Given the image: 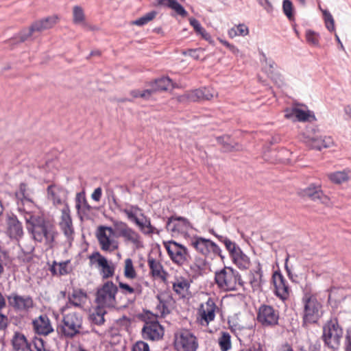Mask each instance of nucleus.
<instances>
[{
    "label": "nucleus",
    "instance_id": "4be33fe9",
    "mask_svg": "<svg viewBox=\"0 0 351 351\" xmlns=\"http://www.w3.org/2000/svg\"><path fill=\"white\" fill-rule=\"evenodd\" d=\"M34 331L38 335H47L53 331L50 319L46 315H41L32 322Z\"/></svg>",
    "mask_w": 351,
    "mask_h": 351
},
{
    "label": "nucleus",
    "instance_id": "2eb2a0df",
    "mask_svg": "<svg viewBox=\"0 0 351 351\" xmlns=\"http://www.w3.org/2000/svg\"><path fill=\"white\" fill-rule=\"evenodd\" d=\"M165 247L172 261L179 265H184L189 256L187 249L173 241L165 243Z\"/></svg>",
    "mask_w": 351,
    "mask_h": 351
},
{
    "label": "nucleus",
    "instance_id": "cd10ccee",
    "mask_svg": "<svg viewBox=\"0 0 351 351\" xmlns=\"http://www.w3.org/2000/svg\"><path fill=\"white\" fill-rule=\"evenodd\" d=\"M147 263L152 277L162 280L166 279L167 272L164 270L162 264L158 261L152 256H149Z\"/></svg>",
    "mask_w": 351,
    "mask_h": 351
},
{
    "label": "nucleus",
    "instance_id": "f257e3e1",
    "mask_svg": "<svg viewBox=\"0 0 351 351\" xmlns=\"http://www.w3.org/2000/svg\"><path fill=\"white\" fill-rule=\"evenodd\" d=\"M24 218L27 229L31 232L34 239L46 245H51L56 234L54 226L41 217H35L31 213L25 212Z\"/></svg>",
    "mask_w": 351,
    "mask_h": 351
},
{
    "label": "nucleus",
    "instance_id": "0eeeda50",
    "mask_svg": "<svg viewBox=\"0 0 351 351\" xmlns=\"http://www.w3.org/2000/svg\"><path fill=\"white\" fill-rule=\"evenodd\" d=\"M191 245L197 252L206 258L213 260L216 256H219L223 260L225 258L220 247L210 239L195 237L191 240Z\"/></svg>",
    "mask_w": 351,
    "mask_h": 351
},
{
    "label": "nucleus",
    "instance_id": "6ab92c4d",
    "mask_svg": "<svg viewBox=\"0 0 351 351\" xmlns=\"http://www.w3.org/2000/svg\"><path fill=\"white\" fill-rule=\"evenodd\" d=\"M66 191L57 185H50L47 187L48 198L53 202V204L56 206H68L66 203Z\"/></svg>",
    "mask_w": 351,
    "mask_h": 351
},
{
    "label": "nucleus",
    "instance_id": "f704fd0d",
    "mask_svg": "<svg viewBox=\"0 0 351 351\" xmlns=\"http://www.w3.org/2000/svg\"><path fill=\"white\" fill-rule=\"evenodd\" d=\"M119 210L124 213L128 219L136 223V221H138L140 219V213H143L141 208H140L137 205L129 204L125 208H119Z\"/></svg>",
    "mask_w": 351,
    "mask_h": 351
},
{
    "label": "nucleus",
    "instance_id": "20e7f679",
    "mask_svg": "<svg viewBox=\"0 0 351 351\" xmlns=\"http://www.w3.org/2000/svg\"><path fill=\"white\" fill-rule=\"evenodd\" d=\"M83 317L81 314L76 312H70L63 314L62 324L59 328V332L67 339L82 333Z\"/></svg>",
    "mask_w": 351,
    "mask_h": 351
},
{
    "label": "nucleus",
    "instance_id": "a878e982",
    "mask_svg": "<svg viewBox=\"0 0 351 351\" xmlns=\"http://www.w3.org/2000/svg\"><path fill=\"white\" fill-rule=\"evenodd\" d=\"M263 271L259 262L250 271L249 280L254 291L258 290L261 288L263 283Z\"/></svg>",
    "mask_w": 351,
    "mask_h": 351
},
{
    "label": "nucleus",
    "instance_id": "8fccbe9b",
    "mask_svg": "<svg viewBox=\"0 0 351 351\" xmlns=\"http://www.w3.org/2000/svg\"><path fill=\"white\" fill-rule=\"evenodd\" d=\"M217 141L219 143L222 144L223 149L224 152H231L232 150L239 149L236 147V146H238V145L231 142V140L229 137H219Z\"/></svg>",
    "mask_w": 351,
    "mask_h": 351
},
{
    "label": "nucleus",
    "instance_id": "bf43d9fd",
    "mask_svg": "<svg viewBox=\"0 0 351 351\" xmlns=\"http://www.w3.org/2000/svg\"><path fill=\"white\" fill-rule=\"evenodd\" d=\"M152 94V90L149 89H146L143 91L139 90H133L130 92V95L134 97H142L145 99L149 98Z\"/></svg>",
    "mask_w": 351,
    "mask_h": 351
},
{
    "label": "nucleus",
    "instance_id": "bb28decb",
    "mask_svg": "<svg viewBox=\"0 0 351 351\" xmlns=\"http://www.w3.org/2000/svg\"><path fill=\"white\" fill-rule=\"evenodd\" d=\"M119 287L123 294L130 296V298L134 301L137 296H140L143 291V287L139 283H134L130 285L127 283L120 282Z\"/></svg>",
    "mask_w": 351,
    "mask_h": 351
},
{
    "label": "nucleus",
    "instance_id": "69168bd1",
    "mask_svg": "<svg viewBox=\"0 0 351 351\" xmlns=\"http://www.w3.org/2000/svg\"><path fill=\"white\" fill-rule=\"evenodd\" d=\"M100 258L101 259L106 258L101 256L98 252L93 253L91 255L89 256L90 265H96V266L98 267V261H99Z\"/></svg>",
    "mask_w": 351,
    "mask_h": 351
},
{
    "label": "nucleus",
    "instance_id": "864d4df0",
    "mask_svg": "<svg viewBox=\"0 0 351 351\" xmlns=\"http://www.w3.org/2000/svg\"><path fill=\"white\" fill-rule=\"evenodd\" d=\"M204 88L196 89L188 94V99L191 101H195L201 99H204Z\"/></svg>",
    "mask_w": 351,
    "mask_h": 351
},
{
    "label": "nucleus",
    "instance_id": "09e8293b",
    "mask_svg": "<svg viewBox=\"0 0 351 351\" xmlns=\"http://www.w3.org/2000/svg\"><path fill=\"white\" fill-rule=\"evenodd\" d=\"M85 16L83 9L78 5L73 8V21L75 24H82L84 23Z\"/></svg>",
    "mask_w": 351,
    "mask_h": 351
},
{
    "label": "nucleus",
    "instance_id": "423d86ee",
    "mask_svg": "<svg viewBox=\"0 0 351 351\" xmlns=\"http://www.w3.org/2000/svg\"><path fill=\"white\" fill-rule=\"evenodd\" d=\"M59 21L58 15H52L36 21L29 29L22 30L19 35L20 42H24L32 38H36L42 32L52 28Z\"/></svg>",
    "mask_w": 351,
    "mask_h": 351
},
{
    "label": "nucleus",
    "instance_id": "393cba45",
    "mask_svg": "<svg viewBox=\"0 0 351 351\" xmlns=\"http://www.w3.org/2000/svg\"><path fill=\"white\" fill-rule=\"evenodd\" d=\"M86 298V294L81 290H73L68 297V302L62 308V311L71 308V307H82V304Z\"/></svg>",
    "mask_w": 351,
    "mask_h": 351
},
{
    "label": "nucleus",
    "instance_id": "f8f14e48",
    "mask_svg": "<svg viewBox=\"0 0 351 351\" xmlns=\"http://www.w3.org/2000/svg\"><path fill=\"white\" fill-rule=\"evenodd\" d=\"M279 311L274 306L261 304L257 312V321L264 327H274L278 324Z\"/></svg>",
    "mask_w": 351,
    "mask_h": 351
},
{
    "label": "nucleus",
    "instance_id": "3c124183",
    "mask_svg": "<svg viewBox=\"0 0 351 351\" xmlns=\"http://www.w3.org/2000/svg\"><path fill=\"white\" fill-rule=\"evenodd\" d=\"M323 13V16L324 19V22L326 24V28L330 31L332 32L335 30V21L332 14L329 11L324 10H322Z\"/></svg>",
    "mask_w": 351,
    "mask_h": 351
},
{
    "label": "nucleus",
    "instance_id": "4d7b16f0",
    "mask_svg": "<svg viewBox=\"0 0 351 351\" xmlns=\"http://www.w3.org/2000/svg\"><path fill=\"white\" fill-rule=\"evenodd\" d=\"M231 329L236 334L240 341L241 336H242L243 334L248 333V335H250V333L252 332V330L250 328H247L239 325H234L231 327Z\"/></svg>",
    "mask_w": 351,
    "mask_h": 351
},
{
    "label": "nucleus",
    "instance_id": "58836bf2",
    "mask_svg": "<svg viewBox=\"0 0 351 351\" xmlns=\"http://www.w3.org/2000/svg\"><path fill=\"white\" fill-rule=\"evenodd\" d=\"M171 80L168 77H162L156 80L152 84V88L149 90H152V93L157 91L166 90L171 85Z\"/></svg>",
    "mask_w": 351,
    "mask_h": 351
},
{
    "label": "nucleus",
    "instance_id": "603ef678",
    "mask_svg": "<svg viewBox=\"0 0 351 351\" xmlns=\"http://www.w3.org/2000/svg\"><path fill=\"white\" fill-rule=\"evenodd\" d=\"M29 351H50L46 348L44 341L40 338H36L31 343Z\"/></svg>",
    "mask_w": 351,
    "mask_h": 351
},
{
    "label": "nucleus",
    "instance_id": "9d476101",
    "mask_svg": "<svg viewBox=\"0 0 351 351\" xmlns=\"http://www.w3.org/2000/svg\"><path fill=\"white\" fill-rule=\"evenodd\" d=\"M113 226L118 236L123 237L125 242L132 243L136 249L143 247L141 235L125 222L116 220L113 221Z\"/></svg>",
    "mask_w": 351,
    "mask_h": 351
},
{
    "label": "nucleus",
    "instance_id": "4c0bfd02",
    "mask_svg": "<svg viewBox=\"0 0 351 351\" xmlns=\"http://www.w3.org/2000/svg\"><path fill=\"white\" fill-rule=\"evenodd\" d=\"M106 313L105 308L97 306L90 314V321L93 324L101 326L104 324V315Z\"/></svg>",
    "mask_w": 351,
    "mask_h": 351
},
{
    "label": "nucleus",
    "instance_id": "1a4fd4ad",
    "mask_svg": "<svg viewBox=\"0 0 351 351\" xmlns=\"http://www.w3.org/2000/svg\"><path fill=\"white\" fill-rule=\"evenodd\" d=\"M196 336L190 330L183 329L174 335V347L176 351H196L198 348Z\"/></svg>",
    "mask_w": 351,
    "mask_h": 351
},
{
    "label": "nucleus",
    "instance_id": "412c9836",
    "mask_svg": "<svg viewBox=\"0 0 351 351\" xmlns=\"http://www.w3.org/2000/svg\"><path fill=\"white\" fill-rule=\"evenodd\" d=\"M172 287L173 291L181 298H185L190 295L191 280L185 277L176 276Z\"/></svg>",
    "mask_w": 351,
    "mask_h": 351
},
{
    "label": "nucleus",
    "instance_id": "b1692460",
    "mask_svg": "<svg viewBox=\"0 0 351 351\" xmlns=\"http://www.w3.org/2000/svg\"><path fill=\"white\" fill-rule=\"evenodd\" d=\"M140 229L141 232L145 235L153 234H159L162 230L158 229L151 223V219L145 215L143 213H140V219L135 223Z\"/></svg>",
    "mask_w": 351,
    "mask_h": 351
},
{
    "label": "nucleus",
    "instance_id": "9b49d317",
    "mask_svg": "<svg viewBox=\"0 0 351 351\" xmlns=\"http://www.w3.org/2000/svg\"><path fill=\"white\" fill-rule=\"evenodd\" d=\"M219 310L216 305L215 299L208 298V300L202 303L197 308V319L200 325L207 326L213 322L216 317V312Z\"/></svg>",
    "mask_w": 351,
    "mask_h": 351
},
{
    "label": "nucleus",
    "instance_id": "774afa93",
    "mask_svg": "<svg viewBox=\"0 0 351 351\" xmlns=\"http://www.w3.org/2000/svg\"><path fill=\"white\" fill-rule=\"evenodd\" d=\"M345 351H351V328L346 330L345 338Z\"/></svg>",
    "mask_w": 351,
    "mask_h": 351
},
{
    "label": "nucleus",
    "instance_id": "0e129e2a",
    "mask_svg": "<svg viewBox=\"0 0 351 351\" xmlns=\"http://www.w3.org/2000/svg\"><path fill=\"white\" fill-rule=\"evenodd\" d=\"M203 50L201 48L191 49H189L186 52H184V54L188 55L195 60H198L200 58V53Z\"/></svg>",
    "mask_w": 351,
    "mask_h": 351
},
{
    "label": "nucleus",
    "instance_id": "473e14b6",
    "mask_svg": "<svg viewBox=\"0 0 351 351\" xmlns=\"http://www.w3.org/2000/svg\"><path fill=\"white\" fill-rule=\"evenodd\" d=\"M307 143L311 148L320 151L324 148L330 147L333 142L330 136H321L319 138H313L310 139Z\"/></svg>",
    "mask_w": 351,
    "mask_h": 351
},
{
    "label": "nucleus",
    "instance_id": "c756f323",
    "mask_svg": "<svg viewBox=\"0 0 351 351\" xmlns=\"http://www.w3.org/2000/svg\"><path fill=\"white\" fill-rule=\"evenodd\" d=\"M233 263L241 269H247L250 265V258L239 247L230 256Z\"/></svg>",
    "mask_w": 351,
    "mask_h": 351
},
{
    "label": "nucleus",
    "instance_id": "7c9ffc66",
    "mask_svg": "<svg viewBox=\"0 0 351 351\" xmlns=\"http://www.w3.org/2000/svg\"><path fill=\"white\" fill-rule=\"evenodd\" d=\"M16 197L17 199L18 210L19 212H23L24 208L20 205V202L22 205L25 203H32V199L30 193L27 191V186L25 184L22 183L20 184L19 190L16 192Z\"/></svg>",
    "mask_w": 351,
    "mask_h": 351
},
{
    "label": "nucleus",
    "instance_id": "13d9d810",
    "mask_svg": "<svg viewBox=\"0 0 351 351\" xmlns=\"http://www.w3.org/2000/svg\"><path fill=\"white\" fill-rule=\"evenodd\" d=\"M219 41L221 44H223L225 47H226L234 56L237 57H242L243 54L241 51L234 45L230 44L228 41L219 39Z\"/></svg>",
    "mask_w": 351,
    "mask_h": 351
},
{
    "label": "nucleus",
    "instance_id": "f03ea898",
    "mask_svg": "<svg viewBox=\"0 0 351 351\" xmlns=\"http://www.w3.org/2000/svg\"><path fill=\"white\" fill-rule=\"evenodd\" d=\"M303 304V322L304 324H315L322 315V305L315 295L311 293L310 285L304 289L302 298Z\"/></svg>",
    "mask_w": 351,
    "mask_h": 351
},
{
    "label": "nucleus",
    "instance_id": "aec40b11",
    "mask_svg": "<svg viewBox=\"0 0 351 351\" xmlns=\"http://www.w3.org/2000/svg\"><path fill=\"white\" fill-rule=\"evenodd\" d=\"M112 234L113 228L111 227L101 226L99 228L97 232V237L103 250H113L117 247V246H113V247L111 248L112 240L110 239V235Z\"/></svg>",
    "mask_w": 351,
    "mask_h": 351
},
{
    "label": "nucleus",
    "instance_id": "a19ab883",
    "mask_svg": "<svg viewBox=\"0 0 351 351\" xmlns=\"http://www.w3.org/2000/svg\"><path fill=\"white\" fill-rule=\"evenodd\" d=\"M218 344L221 351H228L232 348L231 336L226 331H221L218 338Z\"/></svg>",
    "mask_w": 351,
    "mask_h": 351
},
{
    "label": "nucleus",
    "instance_id": "2f4dec72",
    "mask_svg": "<svg viewBox=\"0 0 351 351\" xmlns=\"http://www.w3.org/2000/svg\"><path fill=\"white\" fill-rule=\"evenodd\" d=\"M12 343L14 349L16 351H26L29 350L31 343L27 342L25 336L19 332L14 333Z\"/></svg>",
    "mask_w": 351,
    "mask_h": 351
},
{
    "label": "nucleus",
    "instance_id": "f3484780",
    "mask_svg": "<svg viewBox=\"0 0 351 351\" xmlns=\"http://www.w3.org/2000/svg\"><path fill=\"white\" fill-rule=\"evenodd\" d=\"M5 232L12 240L19 241L23 237L24 234L23 226L15 215H8Z\"/></svg>",
    "mask_w": 351,
    "mask_h": 351
},
{
    "label": "nucleus",
    "instance_id": "6e6552de",
    "mask_svg": "<svg viewBox=\"0 0 351 351\" xmlns=\"http://www.w3.org/2000/svg\"><path fill=\"white\" fill-rule=\"evenodd\" d=\"M117 291L118 288L112 282H105L97 289L95 300L97 305L103 308H115Z\"/></svg>",
    "mask_w": 351,
    "mask_h": 351
},
{
    "label": "nucleus",
    "instance_id": "49530a36",
    "mask_svg": "<svg viewBox=\"0 0 351 351\" xmlns=\"http://www.w3.org/2000/svg\"><path fill=\"white\" fill-rule=\"evenodd\" d=\"M294 111L295 114H296V121L304 122L310 121L311 118L313 119H315L314 114L310 110H304L296 108V110Z\"/></svg>",
    "mask_w": 351,
    "mask_h": 351
},
{
    "label": "nucleus",
    "instance_id": "338daca9",
    "mask_svg": "<svg viewBox=\"0 0 351 351\" xmlns=\"http://www.w3.org/2000/svg\"><path fill=\"white\" fill-rule=\"evenodd\" d=\"M189 22L191 25L194 28L195 31L197 34H199L200 32H202L204 30V28L202 27L200 23L196 19L191 18L189 19Z\"/></svg>",
    "mask_w": 351,
    "mask_h": 351
},
{
    "label": "nucleus",
    "instance_id": "a211bd4d",
    "mask_svg": "<svg viewBox=\"0 0 351 351\" xmlns=\"http://www.w3.org/2000/svg\"><path fill=\"white\" fill-rule=\"evenodd\" d=\"M275 287V294L280 300L285 301L289 296V287L288 283L280 272L275 271L272 276Z\"/></svg>",
    "mask_w": 351,
    "mask_h": 351
},
{
    "label": "nucleus",
    "instance_id": "dca6fc26",
    "mask_svg": "<svg viewBox=\"0 0 351 351\" xmlns=\"http://www.w3.org/2000/svg\"><path fill=\"white\" fill-rule=\"evenodd\" d=\"M191 228L189 221L182 217L171 216L166 223V229L173 235L186 234Z\"/></svg>",
    "mask_w": 351,
    "mask_h": 351
},
{
    "label": "nucleus",
    "instance_id": "79ce46f5",
    "mask_svg": "<svg viewBox=\"0 0 351 351\" xmlns=\"http://www.w3.org/2000/svg\"><path fill=\"white\" fill-rule=\"evenodd\" d=\"M228 34L230 38L245 36L249 34V29L245 24H239L230 29Z\"/></svg>",
    "mask_w": 351,
    "mask_h": 351
},
{
    "label": "nucleus",
    "instance_id": "ddd939ff",
    "mask_svg": "<svg viewBox=\"0 0 351 351\" xmlns=\"http://www.w3.org/2000/svg\"><path fill=\"white\" fill-rule=\"evenodd\" d=\"M9 305L16 311L29 313L34 307L33 298L28 295H21L13 292L7 296Z\"/></svg>",
    "mask_w": 351,
    "mask_h": 351
},
{
    "label": "nucleus",
    "instance_id": "7ed1b4c3",
    "mask_svg": "<svg viewBox=\"0 0 351 351\" xmlns=\"http://www.w3.org/2000/svg\"><path fill=\"white\" fill-rule=\"evenodd\" d=\"M215 281L220 289L226 291H237L239 287L244 285L239 271L231 267H224L216 271Z\"/></svg>",
    "mask_w": 351,
    "mask_h": 351
},
{
    "label": "nucleus",
    "instance_id": "e433bc0d",
    "mask_svg": "<svg viewBox=\"0 0 351 351\" xmlns=\"http://www.w3.org/2000/svg\"><path fill=\"white\" fill-rule=\"evenodd\" d=\"M98 267H101L100 274L103 278L112 277L114 274V267L109 264L106 258H100L98 261Z\"/></svg>",
    "mask_w": 351,
    "mask_h": 351
},
{
    "label": "nucleus",
    "instance_id": "c85d7f7f",
    "mask_svg": "<svg viewBox=\"0 0 351 351\" xmlns=\"http://www.w3.org/2000/svg\"><path fill=\"white\" fill-rule=\"evenodd\" d=\"M209 232L213 234L219 242L223 243L229 252L230 256L233 254L240 247L226 236L217 234L214 229H210Z\"/></svg>",
    "mask_w": 351,
    "mask_h": 351
},
{
    "label": "nucleus",
    "instance_id": "37998d69",
    "mask_svg": "<svg viewBox=\"0 0 351 351\" xmlns=\"http://www.w3.org/2000/svg\"><path fill=\"white\" fill-rule=\"evenodd\" d=\"M321 344L319 341H306L303 343L298 346L297 351H320Z\"/></svg>",
    "mask_w": 351,
    "mask_h": 351
},
{
    "label": "nucleus",
    "instance_id": "5701e85b",
    "mask_svg": "<svg viewBox=\"0 0 351 351\" xmlns=\"http://www.w3.org/2000/svg\"><path fill=\"white\" fill-rule=\"evenodd\" d=\"M61 212L62 215L60 226L65 236L69 238L73 233V228L69 206H64V208H62Z\"/></svg>",
    "mask_w": 351,
    "mask_h": 351
},
{
    "label": "nucleus",
    "instance_id": "c03bdc74",
    "mask_svg": "<svg viewBox=\"0 0 351 351\" xmlns=\"http://www.w3.org/2000/svg\"><path fill=\"white\" fill-rule=\"evenodd\" d=\"M124 276L126 278L134 279L136 277V272L134 269L132 260L130 258L125 261Z\"/></svg>",
    "mask_w": 351,
    "mask_h": 351
},
{
    "label": "nucleus",
    "instance_id": "052dcab7",
    "mask_svg": "<svg viewBox=\"0 0 351 351\" xmlns=\"http://www.w3.org/2000/svg\"><path fill=\"white\" fill-rule=\"evenodd\" d=\"M132 351H149V346L147 343L138 341L133 345Z\"/></svg>",
    "mask_w": 351,
    "mask_h": 351
},
{
    "label": "nucleus",
    "instance_id": "6e6d98bb",
    "mask_svg": "<svg viewBox=\"0 0 351 351\" xmlns=\"http://www.w3.org/2000/svg\"><path fill=\"white\" fill-rule=\"evenodd\" d=\"M282 9L287 17L291 20L293 18V5L291 1L284 0L282 3Z\"/></svg>",
    "mask_w": 351,
    "mask_h": 351
},
{
    "label": "nucleus",
    "instance_id": "39448f33",
    "mask_svg": "<svg viewBox=\"0 0 351 351\" xmlns=\"http://www.w3.org/2000/svg\"><path fill=\"white\" fill-rule=\"evenodd\" d=\"M343 330L337 319L328 321L323 326L322 339L329 349L337 350L341 345Z\"/></svg>",
    "mask_w": 351,
    "mask_h": 351
},
{
    "label": "nucleus",
    "instance_id": "de8ad7c7",
    "mask_svg": "<svg viewBox=\"0 0 351 351\" xmlns=\"http://www.w3.org/2000/svg\"><path fill=\"white\" fill-rule=\"evenodd\" d=\"M157 12L156 11H151L149 12L146 13L145 15L138 18L132 22L134 25L137 26H143L149 21H152L156 16Z\"/></svg>",
    "mask_w": 351,
    "mask_h": 351
},
{
    "label": "nucleus",
    "instance_id": "e2e57ef3",
    "mask_svg": "<svg viewBox=\"0 0 351 351\" xmlns=\"http://www.w3.org/2000/svg\"><path fill=\"white\" fill-rule=\"evenodd\" d=\"M159 299V304L157 305V310L160 313V315L162 317L165 316V315L169 313V311L168 309V307L167 306L165 302L162 300H161L160 299V298H158Z\"/></svg>",
    "mask_w": 351,
    "mask_h": 351
},
{
    "label": "nucleus",
    "instance_id": "72a5a7b5",
    "mask_svg": "<svg viewBox=\"0 0 351 351\" xmlns=\"http://www.w3.org/2000/svg\"><path fill=\"white\" fill-rule=\"evenodd\" d=\"M304 196H306L314 201L324 202L326 197L324 195L319 185H310L304 190Z\"/></svg>",
    "mask_w": 351,
    "mask_h": 351
},
{
    "label": "nucleus",
    "instance_id": "680f3d73",
    "mask_svg": "<svg viewBox=\"0 0 351 351\" xmlns=\"http://www.w3.org/2000/svg\"><path fill=\"white\" fill-rule=\"evenodd\" d=\"M69 261H66L58 263V275L63 276L69 273V271L67 267V265L69 263Z\"/></svg>",
    "mask_w": 351,
    "mask_h": 351
},
{
    "label": "nucleus",
    "instance_id": "5fc2aeb1",
    "mask_svg": "<svg viewBox=\"0 0 351 351\" xmlns=\"http://www.w3.org/2000/svg\"><path fill=\"white\" fill-rule=\"evenodd\" d=\"M306 38L307 42L314 46L319 45V35L315 32L308 30L306 33Z\"/></svg>",
    "mask_w": 351,
    "mask_h": 351
},
{
    "label": "nucleus",
    "instance_id": "4468645a",
    "mask_svg": "<svg viewBox=\"0 0 351 351\" xmlns=\"http://www.w3.org/2000/svg\"><path fill=\"white\" fill-rule=\"evenodd\" d=\"M144 339L149 341H158L164 335V328L157 320L156 317L145 320L141 330Z\"/></svg>",
    "mask_w": 351,
    "mask_h": 351
},
{
    "label": "nucleus",
    "instance_id": "a18cd8bd",
    "mask_svg": "<svg viewBox=\"0 0 351 351\" xmlns=\"http://www.w3.org/2000/svg\"><path fill=\"white\" fill-rule=\"evenodd\" d=\"M328 178L334 183L341 184L348 179V174L346 171H337L328 175Z\"/></svg>",
    "mask_w": 351,
    "mask_h": 351
},
{
    "label": "nucleus",
    "instance_id": "ea45409f",
    "mask_svg": "<svg viewBox=\"0 0 351 351\" xmlns=\"http://www.w3.org/2000/svg\"><path fill=\"white\" fill-rule=\"evenodd\" d=\"M259 54L261 62L263 65L264 69L266 70V72L268 73V75L273 79L274 77L273 74L276 66L274 61H273L271 59H268L265 53L263 51H259Z\"/></svg>",
    "mask_w": 351,
    "mask_h": 351
},
{
    "label": "nucleus",
    "instance_id": "c9c22d12",
    "mask_svg": "<svg viewBox=\"0 0 351 351\" xmlns=\"http://www.w3.org/2000/svg\"><path fill=\"white\" fill-rule=\"evenodd\" d=\"M160 5H167L173 10L178 14L186 16L187 12L176 0H156Z\"/></svg>",
    "mask_w": 351,
    "mask_h": 351
}]
</instances>
